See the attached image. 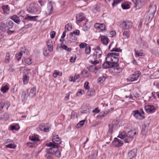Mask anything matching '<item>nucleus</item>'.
<instances>
[{
  "instance_id": "nucleus-1",
  "label": "nucleus",
  "mask_w": 159,
  "mask_h": 159,
  "mask_svg": "<svg viewBox=\"0 0 159 159\" xmlns=\"http://www.w3.org/2000/svg\"><path fill=\"white\" fill-rule=\"evenodd\" d=\"M137 134L138 133L135 130H130L129 131L127 134L125 132L121 133L119 134L118 137L123 140L125 143H129L130 141L128 139H132L135 137Z\"/></svg>"
},
{
  "instance_id": "nucleus-2",
  "label": "nucleus",
  "mask_w": 159,
  "mask_h": 159,
  "mask_svg": "<svg viewBox=\"0 0 159 159\" xmlns=\"http://www.w3.org/2000/svg\"><path fill=\"white\" fill-rule=\"evenodd\" d=\"M46 145L48 147H50V148L48 150H47L46 151L47 152L46 156L49 154H51L55 155L58 157L60 156L61 152L58 149L59 146L58 145L55 144L52 142L46 143Z\"/></svg>"
},
{
  "instance_id": "nucleus-3",
  "label": "nucleus",
  "mask_w": 159,
  "mask_h": 159,
  "mask_svg": "<svg viewBox=\"0 0 159 159\" xmlns=\"http://www.w3.org/2000/svg\"><path fill=\"white\" fill-rule=\"evenodd\" d=\"M113 52H111L108 53L106 57V60H108V59L110 58V62L111 64H113L114 67H117L119 66V64L117 63L118 62L119 59L117 57H116L113 55Z\"/></svg>"
},
{
  "instance_id": "nucleus-4",
  "label": "nucleus",
  "mask_w": 159,
  "mask_h": 159,
  "mask_svg": "<svg viewBox=\"0 0 159 159\" xmlns=\"http://www.w3.org/2000/svg\"><path fill=\"white\" fill-rule=\"evenodd\" d=\"M132 25V22L129 20L124 21L120 25V27L123 29H128L131 28Z\"/></svg>"
},
{
  "instance_id": "nucleus-5",
  "label": "nucleus",
  "mask_w": 159,
  "mask_h": 159,
  "mask_svg": "<svg viewBox=\"0 0 159 159\" xmlns=\"http://www.w3.org/2000/svg\"><path fill=\"white\" fill-rule=\"evenodd\" d=\"M27 10L30 13H36L38 11V9L36 6L35 3L32 2L30 4L29 8L27 9Z\"/></svg>"
},
{
  "instance_id": "nucleus-6",
  "label": "nucleus",
  "mask_w": 159,
  "mask_h": 159,
  "mask_svg": "<svg viewBox=\"0 0 159 159\" xmlns=\"http://www.w3.org/2000/svg\"><path fill=\"white\" fill-rule=\"evenodd\" d=\"M132 115L136 119L141 120L145 118L144 116H142L138 110H136L132 111Z\"/></svg>"
},
{
  "instance_id": "nucleus-7",
  "label": "nucleus",
  "mask_w": 159,
  "mask_h": 159,
  "mask_svg": "<svg viewBox=\"0 0 159 159\" xmlns=\"http://www.w3.org/2000/svg\"><path fill=\"white\" fill-rule=\"evenodd\" d=\"M102 54V52L100 50V48L98 47L96 49H95V52L93 53V58H95V59H97L98 58L100 57Z\"/></svg>"
},
{
  "instance_id": "nucleus-8",
  "label": "nucleus",
  "mask_w": 159,
  "mask_h": 159,
  "mask_svg": "<svg viewBox=\"0 0 159 159\" xmlns=\"http://www.w3.org/2000/svg\"><path fill=\"white\" fill-rule=\"evenodd\" d=\"M141 74V72L139 71H136L134 73L132 74L129 79V81L132 82L137 80Z\"/></svg>"
},
{
  "instance_id": "nucleus-9",
  "label": "nucleus",
  "mask_w": 159,
  "mask_h": 159,
  "mask_svg": "<svg viewBox=\"0 0 159 159\" xmlns=\"http://www.w3.org/2000/svg\"><path fill=\"white\" fill-rule=\"evenodd\" d=\"M146 112L148 113H152L154 112L156 109L155 107L152 105H147L144 107Z\"/></svg>"
},
{
  "instance_id": "nucleus-10",
  "label": "nucleus",
  "mask_w": 159,
  "mask_h": 159,
  "mask_svg": "<svg viewBox=\"0 0 159 159\" xmlns=\"http://www.w3.org/2000/svg\"><path fill=\"white\" fill-rule=\"evenodd\" d=\"M52 140L53 143L57 145L60 144L61 143V139L56 134H53Z\"/></svg>"
},
{
  "instance_id": "nucleus-11",
  "label": "nucleus",
  "mask_w": 159,
  "mask_h": 159,
  "mask_svg": "<svg viewBox=\"0 0 159 159\" xmlns=\"http://www.w3.org/2000/svg\"><path fill=\"white\" fill-rule=\"evenodd\" d=\"M112 143L114 146L116 147H121L123 144L122 141L116 138L114 139Z\"/></svg>"
},
{
  "instance_id": "nucleus-12",
  "label": "nucleus",
  "mask_w": 159,
  "mask_h": 159,
  "mask_svg": "<svg viewBox=\"0 0 159 159\" xmlns=\"http://www.w3.org/2000/svg\"><path fill=\"white\" fill-rule=\"evenodd\" d=\"M137 43L140 46L143 48H146L148 47L147 43L142 39L141 38H139L138 41Z\"/></svg>"
},
{
  "instance_id": "nucleus-13",
  "label": "nucleus",
  "mask_w": 159,
  "mask_h": 159,
  "mask_svg": "<svg viewBox=\"0 0 159 159\" xmlns=\"http://www.w3.org/2000/svg\"><path fill=\"white\" fill-rule=\"evenodd\" d=\"M49 127L48 125V124L45 125L44 124H42L39 126V129L45 132H48L49 131Z\"/></svg>"
},
{
  "instance_id": "nucleus-14",
  "label": "nucleus",
  "mask_w": 159,
  "mask_h": 159,
  "mask_svg": "<svg viewBox=\"0 0 159 159\" xmlns=\"http://www.w3.org/2000/svg\"><path fill=\"white\" fill-rule=\"evenodd\" d=\"M106 60V62H104L102 64V67L104 69H107L109 68L114 67L113 64H111L110 61H108Z\"/></svg>"
},
{
  "instance_id": "nucleus-15",
  "label": "nucleus",
  "mask_w": 159,
  "mask_h": 159,
  "mask_svg": "<svg viewBox=\"0 0 159 159\" xmlns=\"http://www.w3.org/2000/svg\"><path fill=\"white\" fill-rule=\"evenodd\" d=\"M77 21L80 22L85 19L84 15L82 13H80L77 14L76 16Z\"/></svg>"
},
{
  "instance_id": "nucleus-16",
  "label": "nucleus",
  "mask_w": 159,
  "mask_h": 159,
  "mask_svg": "<svg viewBox=\"0 0 159 159\" xmlns=\"http://www.w3.org/2000/svg\"><path fill=\"white\" fill-rule=\"evenodd\" d=\"M89 156V159H96L98 155L97 151H92Z\"/></svg>"
},
{
  "instance_id": "nucleus-17",
  "label": "nucleus",
  "mask_w": 159,
  "mask_h": 159,
  "mask_svg": "<svg viewBox=\"0 0 159 159\" xmlns=\"http://www.w3.org/2000/svg\"><path fill=\"white\" fill-rule=\"evenodd\" d=\"M36 89L35 87H33L30 90L28 96L31 98H33L36 95Z\"/></svg>"
},
{
  "instance_id": "nucleus-18",
  "label": "nucleus",
  "mask_w": 159,
  "mask_h": 159,
  "mask_svg": "<svg viewBox=\"0 0 159 159\" xmlns=\"http://www.w3.org/2000/svg\"><path fill=\"white\" fill-rule=\"evenodd\" d=\"M38 17L39 16H29L28 15H27L24 18V19L30 21H36L37 20L36 18Z\"/></svg>"
},
{
  "instance_id": "nucleus-19",
  "label": "nucleus",
  "mask_w": 159,
  "mask_h": 159,
  "mask_svg": "<svg viewBox=\"0 0 159 159\" xmlns=\"http://www.w3.org/2000/svg\"><path fill=\"white\" fill-rule=\"evenodd\" d=\"M137 151L136 149H134L131 151L130 152H129L128 153V156L131 159L134 157L136 155Z\"/></svg>"
},
{
  "instance_id": "nucleus-20",
  "label": "nucleus",
  "mask_w": 159,
  "mask_h": 159,
  "mask_svg": "<svg viewBox=\"0 0 159 159\" xmlns=\"http://www.w3.org/2000/svg\"><path fill=\"white\" fill-rule=\"evenodd\" d=\"M109 39L106 36H103L101 37V41L102 43L104 44H107L108 42Z\"/></svg>"
},
{
  "instance_id": "nucleus-21",
  "label": "nucleus",
  "mask_w": 159,
  "mask_h": 159,
  "mask_svg": "<svg viewBox=\"0 0 159 159\" xmlns=\"http://www.w3.org/2000/svg\"><path fill=\"white\" fill-rule=\"evenodd\" d=\"M11 18L18 24H19L20 22V20L19 17L17 16L16 15H13L11 17Z\"/></svg>"
},
{
  "instance_id": "nucleus-22",
  "label": "nucleus",
  "mask_w": 159,
  "mask_h": 159,
  "mask_svg": "<svg viewBox=\"0 0 159 159\" xmlns=\"http://www.w3.org/2000/svg\"><path fill=\"white\" fill-rule=\"evenodd\" d=\"M29 138L30 140L34 142H37L39 140L38 136L37 135H33L32 137L30 136Z\"/></svg>"
},
{
  "instance_id": "nucleus-23",
  "label": "nucleus",
  "mask_w": 159,
  "mask_h": 159,
  "mask_svg": "<svg viewBox=\"0 0 159 159\" xmlns=\"http://www.w3.org/2000/svg\"><path fill=\"white\" fill-rule=\"evenodd\" d=\"M28 92V91H24L21 94V98L23 101H25L26 100L27 98L28 95H27V93Z\"/></svg>"
},
{
  "instance_id": "nucleus-24",
  "label": "nucleus",
  "mask_w": 159,
  "mask_h": 159,
  "mask_svg": "<svg viewBox=\"0 0 159 159\" xmlns=\"http://www.w3.org/2000/svg\"><path fill=\"white\" fill-rule=\"evenodd\" d=\"M69 36L70 37L68 39V40L69 41L74 42L76 41L77 38L75 36L73 35V34H71L70 33Z\"/></svg>"
},
{
  "instance_id": "nucleus-25",
  "label": "nucleus",
  "mask_w": 159,
  "mask_h": 159,
  "mask_svg": "<svg viewBox=\"0 0 159 159\" xmlns=\"http://www.w3.org/2000/svg\"><path fill=\"white\" fill-rule=\"evenodd\" d=\"M9 117L8 114L7 113H5L3 115H1L0 117V120H7Z\"/></svg>"
},
{
  "instance_id": "nucleus-26",
  "label": "nucleus",
  "mask_w": 159,
  "mask_h": 159,
  "mask_svg": "<svg viewBox=\"0 0 159 159\" xmlns=\"http://www.w3.org/2000/svg\"><path fill=\"white\" fill-rule=\"evenodd\" d=\"M7 27V26L5 23L2 22L0 23V30L3 32L5 31V29Z\"/></svg>"
},
{
  "instance_id": "nucleus-27",
  "label": "nucleus",
  "mask_w": 159,
  "mask_h": 159,
  "mask_svg": "<svg viewBox=\"0 0 159 159\" xmlns=\"http://www.w3.org/2000/svg\"><path fill=\"white\" fill-rule=\"evenodd\" d=\"M95 94V90L94 89H92L90 91H88L87 93V96L89 97H92Z\"/></svg>"
},
{
  "instance_id": "nucleus-28",
  "label": "nucleus",
  "mask_w": 159,
  "mask_h": 159,
  "mask_svg": "<svg viewBox=\"0 0 159 159\" xmlns=\"http://www.w3.org/2000/svg\"><path fill=\"white\" fill-rule=\"evenodd\" d=\"M13 24L14 23L12 21L9 20L7 23V26L8 28V29H11L13 27Z\"/></svg>"
},
{
  "instance_id": "nucleus-29",
  "label": "nucleus",
  "mask_w": 159,
  "mask_h": 159,
  "mask_svg": "<svg viewBox=\"0 0 159 159\" xmlns=\"http://www.w3.org/2000/svg\"><path fill=\"white\" fill-rule=\"evenodd\" d=\"M9 88L7 85L3 86L1 89V91L3 93L6 92V91L8 90Z\"/></svg>"
},
{
  "instance_id": "nucleus-30",
  "label": "nucleus",
  "mask_w": 159,
  "mask_h": 159,
  "mask_svg": "<svg viewBox=\"0 0 159 159\" xmlns=\"http://www.w3.org/2000/svg\"><path fill=\"white\" fill-rule=\"evenodd\" d=\"M130 35V32L127 30H125L123 32V35L128 39Z\"/></svg>"
},
{
  "instance_id": "nucleus-31",
  "label": "nucleus",
  "mask_w": 159,
  "mask_h": 159,
  "mask_svg": "<svg viewBox=\"0 0 159 159\" xmlns=\"http://www.w3.org/2000/svg\"><path fill=\"white\" fill-rule=\"evenodd\" d=\"M29 79V77L27 76L26 75H23V82L25 84H26L28 83Z\"/></svg>"
},
{
  "instance_id": "nucleus-32",
  "label": "nucleus",
  "mask_w": 159,
  "mask_h": 159,
  "mask_svg": "<svg viewBox=\"0 0 159 159\" xmlns=\"http://www.w3.org/2000/svg\"><path fill=\"white\" fill-rule=\"evenodd\" d=\"M48 8H50V10L49 14H52L53 11V7L52 5V4H51V2H49V3H48Z\"/></svg>"
},
{
  "instance_id": "nucleus-33",
  "label": "nucleus",
  "mask_w": 159,
  "mask_h": 159,
  "mask_svg": "<svg viewBox=\"0 0 159 159\" xmlns=\"http://www.w3.org/2000/svg\"><path fill=\"white\" fill-rule=\"evenodd\" d=\"M122 70V68H115L114 69V73L116 74L121 72Z\"/></svg>"
},
{
  "instance_id": "nucleus-34",
  "label": "nucleus",
  "mask_w": 159,
  "mask_h": 159,
  "mask_svg": "<svg viewBox=\"0 0 159 159\" xmlns=\"http://www.w3.org/2000/svg\"><path fill=\"white\" fill-rule=\"evenodd\" d=\"M114 125L113 124H112L111 125H108V127H109V129L108 131V134H111L112 133L113 129L114 127Z\"/></svg>"
},
{
  "instance_id": "nucleus-35",
  "label": "nucleus",
  "mask_w": 159,
  "mask_h": 159,
  "mask_svg": "<svg viewBox=\"0 0 159 159\" xmlns=\"http://www.w3.org/2000/svg\"><path fill=\"white\" fill-rule=\"evenodd\" d=\"M6 147L7 148L14 149L16 147L14 143H9L8 144L6 145Z\"/></svg>"
},
{
  "instance_id": "nucleus-36",
  "label": "nucleus",
  "mask_w": 159,
  "mask_h": 159,
  "mask_svg": "<svg viewBox=\"0 0 159 159\" xmlns=\"http://www.w3.org/2000/svg\"><path fill=\"white\" fill-rule=\"evenodd\" d=\"M23 53V51H20V52L17 54L16 55V57L17 60L19 61L21 58Z\"/></svg>"
},
{
  "instance_id": "nucleus-37",
  "label": "nucleus",
  "mask_w": 159,
  "mask_h": 159,
  "mask_svg": "<svg viewBox=\"0 0 159 159\" xmlns=\"http://www.w3.org/2000/svg\"><path fill=\"white\" fill-rule=\"evenodd\" d=\"M85 121V120H83L80 121L76 125L77 127L80 128L83 126L84 125Z\"/></svg>"
},
{
  "instance_id": "nucleus-38",
  "label": "nucleus",
  "mask_w": 159,
  "mask_h": 159,
  "mask_svg": "<svg viewBox=\"0 0 159 159\" xmlns=\"http://www.w3.org/2000/svg\"><path fill=\"white\" fill-rule=\"evenodd\" d=\"M148 130V128L147 125H144V126H143V129L142 131V133L143 134H145L147 132Z\"/></svg>"
},
{
  "instance_id": "nucleus-39",
  "label": "nucleus",
  "mask_w": 159,
  "mask_h": 159,
  "mask_svg": "<svg viewBox=\"0 0 159 159\" xmlns=\"http://www.w3.org/2000/svg\"><path fill=\"white\" fill-rule=\"evenodd\" d=\"M61 73H60L59 71L55 70L53 74V76L54 78H56L57 75L61 76Z\"/></svg>"
},
{
  "instance_id": "nucleus-40",
  "label": "nucleus",
  "mask_w": 159,
  "mask_h": 159,
  "mask_svg": "<svg viewBox=\"0 0 159 159\" xmlns=\"http://www.w3.org/2000/svg\"><path fill=\"white\" fill-rule=\"evenodd\" d=\"M65 29H66L68 31L70 30L71 29V24L69 23L65 25Z\"/></svg>"
},
{
  "instance_id": "nucleus-41",
  "label": "nucleus",
  "mask_w": 159,
  "mask_h": 159,
  "mask_svg": "<svg viewBox=\"0 0 159 159\" xmlns=\"http://www.w3.org/2000/svg\"><path fill=\"white\" fill-rule=\"evenodd\" d=\"M97 59H95V58H93V60H91L89 61V62L91 63L94 65H96L97 64L99 63V61L97 60Z\"/></svg>"
},
{
  "instance_id": "nucleus-42",
  "label": "nucleus",
  "mask_w": 159,
  "mask_h": 159,
  "mask_svg": "<svg viewBox=\"0 0 159 159\" xmlns=\"http://www.w3.org/2000/svg\"><path fill=\"white\" fill-rule=\"evenodd\" d=\"M70 34H75L79 36L80 35V31L78 30H76L70 33Z\"/></svg>"
},
{
  "instance_id": "nucleus-43",
  "label": "nucleus",
  "mask_w": 159,
  "mask_h": 159,
  "mask_svg": "<svg viewBox=\"0 0 159 159\" xmlns=\"http://www.w3.org/2000/svg\"><path fill=\"white\" fill-rule=\"evenodd\" d=\"M109 110H105L103 112L102 114L100 116V117H103L106 116L109 112Z\"/></svg>"
},
{
  "instance_id": "nucleus-44",
  "label": "nucleus",
  "mask_w": 159,
  "mask_h": 159,
  "mask_svg": "<svg viewBox=\"0 0 159 159\" xmlns=\"http://www.w3.org/2000/svg\"><path fill=\"white\" fill-rule=\"evenodd\" d=\"M61 47L63 49L67 50L68 52H70L71 51V48H68L67 46L64 44L61 45Z\"/></svg>"
},
{
  "instance_id": "nucleus-45",
  "label": "nucleus",
  "mask_w": 159,
  "mask_h": 159,
  "mask_svg": "<svg viewBox=\"0 0 159 159\" xmlns=\"http://www.w3.org/2000/svg\"><path fill=\"white\" fill-rule=\"evenodd\" d=\"M137 2L135 4L136 6V7L137 9H138L141 8V1H139L138 2L137 0H136Z\"/></svg>"
},
{
  "instance_id": "nucleus-46",
  "label": "nucleus",
  "mask_w": 159,
  "mask_h": 159,
  "mask_svg": "<svg viewBox=\"0 0 159 159\" xmlns=\"http://www.w3.org/2000/svg\"><path fill=\"white\" fill-rule=\"evenodd\" d=\"M91 49L89 46L86 47L85 49V53L87 54H89L90 53Z\"/></svg>"
},
{
  "instance_id": "nucleus-47",
  "label": "nucleus",
  "mask_w": 159,
  "mask_h": 159,
  "mask_svg": "<svg viewBox=\"0 0 159 159\" xmlns=\"http://www.w3.org/2000/svg\"><path fill=\"white\" fill-rule=\"evenodd\" d=\"M105 80V78L104 76L100 77L98 79V82L100 83H102Z\"/></svg>"
},
{
  "instance_id": "nucleus-48",
  "label": "nucleus",
  "mask_w": 159,
  "mask_h": 159,
  "mask_svg": "<svg viewBox=\"0 0 159 159\" xmlns=\"http://www.w3.org/2000/svg\"><path fill=\"white\" fill-rule=\"evenodd\" d=\"M90 27V25H89L88 23H86L83 25L84 29V30H87L88 29H89Z\"/></svg>"
},
{
  "instance_id": "nucleus-49",
  "label": "nucleus",
  "mask_w": 159,
  "mask_h": 159,
  "mask_svg": "<svg viewBox=\"0 0 159 159\" xmlns=\"http://www.w3.org/2000/svg\"><path fill=\"white\" fill-rule=\"evenodd\" d=\"M6 106L5 102L4 101H2L0 102V110H1L4 107Z\"/></svg>"
},
{
  "instance_id": "nucleus-50",
  "label": "nucleus",
  "mask_w": 159,
  "mask_h": 159,
  "mask_svg": "<svg viewBox=\"0 0 159 159\" xmlns=\"http://www.w3.org/2000/svg\"><path fill=\"white\" fill-rule=\"evenodd\" d=\"M121 7L124 9H128L129 8V5L127 4L122 3L121 4Z\"/></svg>"
},
{
  "instance_id": "nucleus-51",
  "label": "nucleus",
  "mask_w": 159,
  "mask_h": 159,
  "mask_svg": "<svg viewBox=\"0 0 159 159\" xmlns=\"http://www.w3.org/2000/svg\"><path fill=\"white\" fill-rule=\"evenodd\" d=\"M8 5H4L2 7V8L3 10L4 13H6L7 11H9V9L8 8Z\"/></svg>"
},
{
  "instance_id": "nucleus-52",
  "label": "nucleus",
  "mask_w": 159,
  "mask_h": 159,
  "mask_svg": "<svg viewBox=\"0 0 159 159\" xmlns=\"http://www.w3.org/2000/svg\"><path fill=\"white\" fill-rule=\"evenodd\" d=\"M25 63L28 65H30L31 63V59L29 58H27L25 59Z\"/></svg>"
},
{
  "instance_id": "nucleus-53",
  "label": "nucleus",
  "mask_w": 159,
  "mask_h": 159,
  "mask_svg": "<svg viewBox=\"0 0 159 159\" xmlns=\"http://www.w3.org/2000/svg\"><path fill=\"white\" fill-rule=\"evenodd\" d=\"M121 2V0H114L112 4L113 6H114L117 5L118 3H120Z\"/></svg>"
},
{
  "instance_id": "nucleus-54",
  "label": "nucleus",
  "mask_w": 159,
  "mask_h": 159,
  "mask_svg": "<svg viewBox=\"0 0 159 159\" xmlns=\"http://www.w3.org/2000/svg\"><path fill=\"white\" fill-rule=\"evenodd\" d=\"M99 29H100L102 31L104 30L105 29V26L104 24H100Z\"/></svg>"
},
{
  "instance_id": "nucleus-55",
  "label": "nucleus",
  "mask_w": 159,
  "mask_h": 159,
  "mask_svg": "<svg viewBox=\"0 0 159 159\" xmlns=\"http://www.w3.org/2000/svg\"><path fill=\"white\" fill-rule=\"evenodd\" d=\"M19 127L18 125H12L11 127V130H16L18 129V127Z\"/></svg>"
},
{
  "instance_id": "nucleus-56",
  "label": "nucleus",
  "mask_w": 159,
  "mask_h": 159,
  "mask_svg": "<svg viewBox=\"0 0 159 159\" xmlns=\"http://www.w3.org/2000/svg\"><path fill=\"white\" fill-rule=\"evenodd\" d=\"M9 58H10L9 54L8 53H7L6 54V58H5V61L6 62H8L9 61Z\"/></svg>"
},
{
  "instance_id": "nucleus-57",
  "label": "nucleus",
  "mask_w": 159,
  "mask_h": 159,
  "mask_svg": "<svg viewBox=\"0 0 159 159\" xmlns=\"http://www.w3.org/2000/svg\"><path fill=\"white\" fill-rule=\"evenodd\" d=\"M84 93V91L82 89H80L79 90V91H78V92H77V95L78 96H79V94H80V95H81L82 94H83Z\"/></svg>"
},
{
  "instance_id": "nucleus-58",
  "label": "nucleus",
  "mask_w": 159,
  "mask_h": 159,
  "mask_svg": "<svg viewBox=\"0 0 159 159\" xmlns=\"http://www.w3.org/2000/svg\"><path fill=\"white\" fill-rule=\"evenodd\" d=\"M89 83L87 81L84 84V87L86 89H88L89 88Z\"/></svg>"
},
{
  "instance_id": "nucleus-59",
  "label": "nucleus",
  "mask_w": 159,
  "mask_h": 159,
  "mask_svg": "<svg viewBox=\"0 0 159 159\" xmlns=\"http://www.w3.org/2000/svg\"><path fill=\"white\" fill-rule=\"evenodd\" d=\"M121 50L119 48H114L111 50V52H120L121 51Z\"/></svg>"
},
{
  "instance_id": "nucleus-60",
  "label": "nucleus",
  "mask_w": 159,
  "mask_h": 159,
  "mask_svg": "<svg viewBox=\"0 0 159 159\" xmlns=\"http://www.w3.org/2000/svg\"><path fill=\"white\" fill-rule=\"evenodd\" d=\"M86 45L87 44L86 43H81L80 44L79 46L81 48H83L86 46Z\"/></svg>"
},
{
  "instance_id": "nucleus-61",
  "label": "nucleus",
  "mask_w": 159,
  "mask_h": 159,
  "mask_svg": "<svg viewBox=\"0 0 159 159\" xmlns=\"http://www.w3.org/2000/svg\"><path fill=\"white\" fill-rule=\"evenodd\" d=\"M81 112L82 113H87L89 112V108H87L85 110H81Z\"/></svg>"
},
{
  "instance_id": "nucleus-62",
  "label": "nucleus",
  "mask_w": 159,
  "mask_h": 159,
  "mask_svg": "<svg viewBox=\"0 0 159 159\" xmlns=\"http://www.w3.org/2000/svg\"><path fill=\"white\" fill-rule=\"evenodd\" d=\"M87 69H88L90 71H94V68H93V66L92 65L89 66L87 67Z\"/></svg>"
},
{
  "instance_id": "nucleus-63",
  "label": "nucleus",
  "mask_w": 159,
  "mask_h": 159,
  "mask_svg": "<svg viewBox=\"0 0 159 159\" xmlns=\"http://www.w3.org/2000/svg\"><path fill=\"white\" fill-rule=\"evenodd\" d=\"M56 33L55 31H52L51 33V38L52 39L54 38L55 36Z\"/></svg>"
},
{
  "instance_id": "nucleus-64",
  "label": "nucleus",
  "mask_w": 159,
  "mask_h": 159,
  "mask_svg": "<svg viewBox=\"0 0 159 159\" xmlns=\"http://www.w3.org/2000/svg\"><path fill=\"white\" fill-rule=\"evenodd\" d=\"M92 112L95 113H98L100 112V110H99L98 108H96L94 109L93 110Z\"/></svg>"
}]
</instances>
